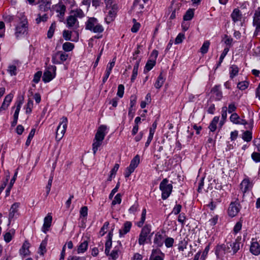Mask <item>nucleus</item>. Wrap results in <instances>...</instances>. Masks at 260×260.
<instances>
[{"mask_svg": "<svg viewBox=\"0 0 260 260\" xmlns=\"http://www.w3.org/2000/svg\"><path fill=\"white\" fill-rule=\"evenodd\" d=\"M19 22L16 25L15 35L17 38L25 36L28 32V22L26 17L22 13L18 16Z\"/></svg>", "mask_w": 260, "mask_h": 260, "instance_id": "f257e3e1", "label": "nucleus"}, {"mask_svg": "<svg viewBox=\"0 0 260 260\" xmlns=\"http://www.w3.org/2000/svg\"><path fill=\"white\" fill-rule=\"evenodd\" d=\"M85 29L100 34L104 30L103 26L99 22L98 20L94 17H90L85 24Z\"/></svg>", "mask_w": 260, "mask_h": 260, "instance_id": "f03ea898", "label": "nucleus"}, {"mask_svg": "<svg viewBox=\"0 0 260 260\" xmlns=\"http://www.w3.org/2000/svg\"><path fill=\"white\" fill-rule=\"evenodd\" d=\"M106 9L108 10L106 21L109 22L113 21L118 11V6L116 0H105Z\"/></svg>", "mask_w": 260, "mask_h": 260, "instance_id": "7ed1b4c3", "label": "nucleus"}, {"mask_svg": "<svg viewBox=\"0 0 260 260\" xmlns=\"http://www.w3.org/2000/svg\"><path fill=\"white\" fill-rule=\"evenodd\" d=\"M151 232V225L146 224L144 226L139 236L138 243L140 245H143L147 242V240L150 241L153 233Z\"/></svg>", "mask_w": 260, "mask_h": 260, "instance_id": "20e7f679", "label": "nucleus"}, {"mask_svg": "<svg viewBox=\"0 0 260 260\" xmlns=\"http://www.w3.org/2000/svg\"><path fill=\"white\" fill-rule=\"evenodd\" d=\"M159 189L161 191V198L165 200L167 199L172 193L173 185L169 183V180L167 178L164 179L160 183Z\"/></svg>", "mask_w": 260, "mask_h": 260, "instance_id": "39448f33", "label": "nucleus"}, {"mask_svg": "<svg viewBox=\"0 0 260 260\" xmlns=\"http://www.w3.org/2000/svg\"><path fill=\"white\" fill-rule=\"evenodd\" d=\"M56 67L55 66H47L42 76V80L44 83H48L53 80L56 76Z\"/></svg>", "mask_w": 260, "mask_h": 260, "instance_id": "423d86ee", "label": "nucleus"}, {"mask_svg": "<svg viewBox=\"0 0 260 260\" xmlns=\"http://www.w3.org/2000/svg\"><path fill=\"white\" fill-rule=\"evenodd\" d=\"M60 120L56 132V139L57 141L60 140L63 137L66 131L68 122L66 117H62Z\"/></svg>", "mask_w": 260, "mask_h": 260, "instance_id": "0eeeda50", "label": "nucleus"}, {"mask_svg": "<svg viewBox=\"0 0 260 260\" xmlns=\"http://www.w3.org/2000/svg\"><path fill=\"white\" fill-rule=\"evenodd\" d=\"M241 208V206L238 201L231 202L228 210L229 215L232 217L236 216L240 212Z\"/></svg>", "mask_w": 260, "mask_h": 260, "instance_id": "6e6552de", "label": "nucleus"}, {"mask_svg": "<svg viewBox=\"0 0 260 260\" xmlns=\"http://www.w3.org/2000/svg\"><path fill=\"white\" fill-rule=\"evenodd\" d=\"M68 55L61 51H58L52 55V61L54 64H60L65 61Z\"/></svg>", "mask_w": 260, "mask_h": 260, "instance_id": "1a4fd4ad", "label": "nucleus"}, {"mask_svg": "<svg viewBox=\"0 0 260 260\" xmlns=\"http://www.w3.org/2000/svg\"><path fill=\"white\" fill-rule=\"evenodd\" d=\"M253 24L255 26L254 35L257 36L260 34V8L255 11L253 20Z\"/></svg>", "mask_w": 260, "mask_h": 260, "instance_id": "9d476101", "label": "nucleus"}, {"mask_svg": "<svg viewBox=\"0 0 260 260\" xmlns=\"http://www.w3.org/2000/svg\"><path fill=\"white\" fill-rule=\"evenodd\" d=\"M118 244L115 246L112 251L109 252V254H108V256H109V259H111L112 260L117 259L119 254L121 253V250L122 249V245L120 241L117 242Z\"/></svg>", "mask_w": 260, "mask_h": 260, "instance_id": "9b49d317", "label": "nucleus"}, {"mask_svg": "<svg viewBox=\"0 0 260 260\" xmlns=\"http://www.w3.org/2000/svg\"><path fill=\"white\" fill-rule=\"evenodd\" d=\"M106 129L107 126L106 125H101L98 129L94 140H98V141H103L106 135Z\"/></svg>", "mask_w": 260, "mask_h": 260, "instance_id": "f8f14e48", "label": "nucleus"}, {"mask_svg": "<svg viewBox=\"0 0 260 260\" xmlns=\"http://www.w3.org/2000/svg\"><path fill=\"white\" fill-rule=\"evenodd\" d=\"M165 254L159 249H152L149 260H164Z\"/></svg>", "mask_w": 260, "mask_h": 260, "instance_id": "ddd939ff", "label": "nucleus"}, {"mask_svg": "<svg viewBox=\"0 0 260 260\" xmlns=\"http://www.w3.org/2000/svg\"><path fill=\"white\" fill-rule=\"evenodd\" d=\"M231 244H230V242H227L226 244H223L221 245H218L216 246V253H221L223 251L224 253H230L232 252L231 249Z\"/></svg>", "mask_w": 260, "mask_h": 260, "instance_id": "4468645a", "label": "nucleus"}, {"mask_svg": "<svg viewBox=\"0 0 260 260\" xmlns=\"http://www.w3.org/2000/svg\"><path fill=\"white\" fill-rule=\"evenodd\" d=\"M250 251L254 255H258L260 254V245L256 241H254L253 238L252 239Z\"/></svg>", "mask_w": 260, "mask_h": 260, "instance_id": "2eb2a0df", "label": "nucleus"}, {"mask_svg": "<svg viewBox=\"0 0 260 260\" xmlns=\"http://www.w3.org/2000/svg\"><path fill=\"white\" fill-rule=\"evenodd\" d=\"M67 26L69 28L78 27L79 22L77 19L73 15L69 16L67 19Z\"/></svg>", "mask_w": 260, "mask_h": 260, "instance_id": "dca6fc26", "label": "nucleus"}, {"mask_svg": "<svg viewBox=\"0 0 260 260\" xmlns=\"http://www.w3.org/2000/svg\"><path fill=\"white\" fill-rule=\"evenodd\" d=\"M52 220V216L48 214L44 219V224L42 227V231L46 233V232L48 231L49 228L51 226V222Z\"/></svg>", "mask_w": 260, "mask_h": 260, "instance_id": "f3484780", "label": "nucleus"}, {"mask_svg": "<svg viewBox=\"0 0 260 260\" xmlns=\"http://www.w3.org/2000/svg\"><path fill=\"white\" fill-rule=\"evenodd\" d=\"M13 95L10 93L6 96L4 101L0 107V112L3 110H6L11 102Z\"/></svg>", "mask_w": 260, "mask_h": 260, "instance_id": "a211bd4d", "label": "nucleus"}, {"mask_svg": "<svg viewBox=\"0 0 260 260\" xmlns=\"http://www.w3.org/2000/svg\"><path fill=\"white\" fill-rule=\"evenodd\" d=\"M113 237L112 231H110L107 235V240L105 243V253L106 255H108L110 251V248L112 246V239Z\"/></svg>", "mask_w": 260, "mask_h": 260, "instance_id": "6ab92c4d", "label": "nucleus"}, {"mask_svg": "<svg viewBox=\"0 0 260 260\" xmlns=\"http://www.w3.org/2000/svg\"><path fill=\"white\" fill-rule=\"evenodd\" d=\"M20 203H15L11 207L9 214V220L15 217L16 214L18 212V209L19 207Z\"/></svg>", "mask_w": 260, "mask_h": 260, "instance_id": "aec40b11", "label": "nucleus"}, {"mask_svg": "<svg viewBox=\"0 0 260 260\" xmlns=\"http://www.w3.org/2000/svg\"><path fill=\"white\" fill-rule=\"evenodd\" d=\"M241 239H237L234 242H230L231 244V249L233 251V254H236L240 249V246L242 245L240 242Z\"/></svg>", "mask_w": 260, "mask_h": 260, "instance_id": "412c9836", "label": "nucleus"}, {"mask_svg": "<svg viewBox=\"0 0 260 260\" xmlns=\"http://www.w3.org/2000/svg\"><path fill=\"white\" fill-rule=\"evenodd\" d=\"M29 243L27 241H25L21 249L19 250V253L23 257H25L27 255H29L30 251L29 250Z\"/></svg>", "mask_w": 260, "mask_h": 260, "instance_id": "4be33fe9", "label": "nucleus"}, {"mask_svg": "<svg viewBox=\"0 0 260 260\" xmlns=\"http://www.w3.org/2000/svg\"><path fill=\"white\" fill-rule=\"evenodd\" d=\"M240 185L241 189L243 193L246 192L251 187L250 180L248 178L243 179Z\"/></svg>", "mask_w": 260, "mask_h": 260, "instance_id": "5701e85b", "label": "nucleus"}, {"mask_svg": "<svg viewBox=\"0 0 260 260\" xmlns=\"http://www.w3.org/2000/svg\"><path fill=\"white\" fill-rule=\"evenodd\" d=\"M51 4V0H41L39 9L42 11H47L50 9Z\"/></svg>", "mask_w": 260, "mask_h": 260, "instance_id": "b1692460", "label": "nucleus"}, {"mask_svg": "<svg viewBox=\"0 0 260 260\" xmlns=\"http://www.w3.org/2000/svg\"><path fill=\"white\" fill-rule=\"evenodd\" d=\"M132 226V223L131 221H127L125 222L123 224V229L119 230L120 236H121L128 233L130 231Z\"/></svg>", "mask_w": 260, "mask_h": 260, "instance_id": "393cba45", "label": "nucleus"}, {"mask_svg": "<svg viewBox=\"0 0 260 260\" xmlns=\"http://www.w3.org/2000/svg\"><path fill=\"white\" fill-rule=\"evenodd\" d=\"M229 71L230 78L233 79L238 75L239 70L236 65L233 64L230 67Z\"/></svg>", "mask_w": 260, "mask_h": 260, "instance_id": "a878e982", "label": "nucleus"}, {"mask_svg": "<svg viewBox=\"0 0 260 260\" xmlns=\"http://www.w3.org/2000/svg\"><path fill=\"white\" fill-rule=\"evenodd\" d=\"M232 20L235 22L239 21L241 19V14L240 10L238 9H235L231 14Z\"/></svg>", "mask_w": 260, "mask_h": 260, "instance_id": "bb28decb", "label": "nucleus"}, {"mask_svg": "<svg viewBox=\"0 0 260 260\" xmlns=\"http://www.w3.org/2000/svg\"><path fill=\"white\" fill-rule=\"evenodd\" d=\"M154 243L157 246V247L162 246L164 243L162 236L157 233L154 239Z\"/></svg>", "mask_w": 260, "mask_h": 260, "instance_id": "cd10ccee", "label": "nucleus"}, {"mask_svg": "<svg viewBox=\"0 0 260 260\" xmlns=\"http://www.w3.org/2000/svg\"><path fill=\"white\" fill-rule=\"evenodd\" d=\"M88 245V244L87 241H84L83 242L81 243L78 247L77 253L80 254L85 252L87 249Z\"/></svg>", "mask_w": 260, "mask_h": 260, "instance_id": "c85d7f7f", "label": "nucleus"}, {"mask_svg": "<svg viewBox=\"0 0 260 260\" xmlns=\"http://www.w3.org/2000/svg\"><path fill=\"white\" fill-rule=\"evenodd\" d=\"M165 81V79L162 76V74L161 73L154 84V87L157 89H159L164 84V83Z\"/></svg>", "mask_w": 260, "mask_h": 260, "instance_id": "c756f323", "label": "nucleus"}, {"mask_svg": "<svg viewBox=\"0 0 260 260\" xmlns=\"http://www.w3.org/2000/svg\"><path fill=\"white\" fill-rule=\"evenodd\" d=\"M139 63H140L139 60L137 61L134 67L131 79L132 82H134V81L135 80V79L137 76L138 68L139 67Z\"/></svg>", "mask_w": 260, "mask_h": 260, "instance_id": "7c9ffc66", "label": "nucleus"}, {"mask_svg": "<svg viewBox=\"0 0 260 260\" xmlns=\"http://www.w3.org/2000/svg\"><path fill=\"white\" fill-rule=\"evenodd\" d=\"M156 61L155 60L149 59L146 63L144 70V73L150 71L154 67Z\"/></svg>", "mask_w": 260, "mask_h": 260, "instance_id": "2f4dec72", "label": "nucleus"}, {"mask_svg": "<svg viewBox=\"0 0 260 260\" xmlns=\"http://www.w3.org/2000/svg\"><path fill=\"white\" fill-rule=\"evenodd\" d=\"M219 117L218 116H215L213 118L209 126V128L210 129V131L213 132L216 130L217 127L216 125L219 121Z\"/></svg>", "mask_w": 260, "mask_h": 260, "instance_id": "473e14b6", "label": "nucleus"}, {"mask_svg": "<svg viewBox=\"0 0 260 260\" xmlns=\"http://www.w3.org/2000/svg\"><path fill=\"white\" fill-rule=\"evenodd\" d=\"M242 139L247 142H250L252 139V133L250 131H246L243 132L242 136Z\"/></svg>", "mask_w": 260, "mask_h": 260, "instance_id": "72a5a7b5", "label": "nucleus"}, {"mask_svg": "<svg viewBox=\"0 0 260 260\" xmlns=\"http://www.w3.org/2000/svg\"><path fill=\"white\" fill-rule=\"evenodd\" d=\"M66 10V7L64 5L62 4H58L56 9V12L59 13L58 16L60 18H62L64 17Z\"/></svg>", "mask_w": 260, "mask_h": 260, "instance_id": "f704fd0d", "label": "nucleus"}, {"mask_svg": "<svg viewBox=\"0 0 260 260\" xmlns=\"http://www.w3.org/2000/svg\"><path fill=\"white\" fill-rule=\"evenodd\" d=\"M219 86L215 85L212 89V92H213L216 95V100L219 101L222 97V93L221 91L219 89Z\"/></svg>", "mask_w": 260, "mask_h": 260, "instance_id": "c9c22d12", "label": "nucleus"}, {"mask_svg": "<svg viewBox=\"0 0 260 260\" xmlns=\"http://www.w3.org/2000/svg\"><path fill=\"white\" fill-rule=\"evenodd\" d=\"M194 16V10L192 9H189L183 16V19L185 21H189L192 19Z\"/></svg>", "mask_w": 260, "mask_h": 260, "instance_id": "e433bc0d", "label": "nucleus"}, {"mask_svg": "<svg viewBox=\"0 0 260 260\" xmlns=\"http://www.w3.org/2000/svg\"><path fill=\"white\" fill-rule=\"evenodd\" d=\"M119 168V165L118 164H115L113 168L110 171V174L107 179L108 181H111L113 177H115V174Z\"/></svg>", "mask_w": 260, "mask_h": 260, "instance_id": "4c0bfd02", "label": "nucleus"}, {"mask_svg": "<svg viewBox=\"0 0 260 260\" xmlns=\"http://www.w3.org/2000/svg\"><path fill=\"white\" fill-rule=\"evenodd\" d=\"M229 51V49L228 48H225L224 49L223 52H222L220 56L219 61H218V63L217 64V66H216L215 70H216L218 68H219L220 66L221 63L223 61L224 58L227 54Z\"/></svg>", "mask_w": 260, "mask_h": 260, "instance_id": "58836bf2", "label": "nucleus"}, {"mask_svg": "<svg viewBox=\"0 0 260 260\" xmlns=\"http://www.w3.org/2000/svg\"><path fill=\"white\" fill-rule=\"evenodd\" d=\"M146 209L144 208L142 210L140 220L136 223V225L138 227H139V228L142 227V226L145 222V220L146 219Z\"/></svg>", "mask_w": 260, "mask_h": 260, "instance_id": "ea45409f", "label": "nucleus"}, {"mask_svg": "<svg viewBox=\"0 0 260 260\" xmlns=\"http://www.w3.org/2000/svg\"><path fill=\"white\" fill-rule=\"evenodd\" d=\"M140 163V156L136 155L131 160L129 166L136 169Z\"/></svg>", "mask_w": 260, "mask_h": 260, "instance_id": "a19ab883", "label": "nucleus"}, {"mask_svg": "<svg viewBox=\"0 0 260 260\" xmlns=\"http://www.w3.org/2000/svg\"><path fill=\"white\" fill-rule=\"evenodd\" d=\"M103 141H98V140H94L92 145V151L93 154L95 155L96 153V151L98 150V148L101 146Z\"/></svg>", "mask_w": 260, "mask_h": 260, "instance_id": "79ce46f5", "label": "nucleus"}, {"mask_svg": "<svg viewBox=\"0 0 260 260\" xmlns=\"http://www.w3.org/2000/svg\"><path fill=\"white\" fill-rule=\"evenodd\" d=\"M74 48V45L70 42H66L63 44L62 49L66 52L72 51Z\"/></svg>", "mask_w": 260, "mask_h": 260, "instance_id": "37998d69", "label": "nucleus"}, {"mask_svg": "<svg viewBox=\"0 0 260 260\" xmlns=\"http://www.w3.org/2000/svg\"><path fill=\"white\" fill-rule=\"evenodd\" d=\"M46 245H47V242L45 240L42 241L41 242L40 247H39V252L40 255H43L46 252Z\"/></svg>", "mask_w": 260, "mask_h": 260, "instance_id": "c03bdc74", "label": "nucleus"}, {"mask_svg": "<svg viewBox=\"0 0 260 260\" xmlns=\"http://www.w3.org/2000/svg\"><path fill=\"white\" fill-rule=\"evenodd\" d=\"M55 27L56 23L55 22H53L50 26L47 32V37L49 39H51L53 37Z\"/></svg>", "mask_w": 260, "mask_h": 260, "instance_id": "a18cd8bd", "label": "nucleus"}, {"mask_svg": "<svg viewBox=\"0 0 260 260\" xmlns=\"http://www.w3.org/2000/svg\"><path fill=\"white\" fill-rule=\"evenodd\" d=\"M209 45H210V42L208 41H205L203 43L202 46L201 47V48L200 49L201 52L202 54L206 53L208 51Z\"/></svg>", "mask_w": 260, "mask_h": 260, "instance_id": "49530a36", "label": "nucleus"}, {"mask_svg": "<svg viewBox=\"0 0 260 260\" xmlns=\"http://www.w3.org/2000/svg\"><path fill=\"white\" fill-rule=\"evenodd\" d=\"M35 132L36 130L35 128H32L28 136L27 139L26 140V141L25 142L26 146H28L30 145L31 141L35 135Z\"/></svg>", "mask_w": 260, "mask_h": 260, "instance_id": "de8ad7c7", "label": "nucleus"}, {"mask_svg": "<svg viewBox=\"0 0 260 260\" xmlns=\"http://www.w3.org/2000/svg\"><path fill=\"white\" fill-rule=\"evenodd\" d=\"M72 12L74 13L73 16L76 18L77 17L83 18L85 16L84 12L80 9H77L76 10L73 11Z\"/></svg>", "mask_w": 260, "mask_h": 260, "instance_id": "09e8293b", "label": "nucleus"}, {"mask_svg": "<svg viewBox=\"0 0 260 260\" xmlns=\"http://www.w3.org/2000/svg\"><path fill=\"white\" fill-rule=\"evenodd\" d=\"M48 19V16L47 14H44L41 16L40 14H38V17L36 19V21L37 24L40 23L41 22H45Z\"/></svg>", "mask_w": 260, "mask_h": 260, "instance_id": "8fccbe9b", "label": "nucleus"}, {"mask_svg": "<svg viewBox=\"0 0 260 260\" xmlns=\"http://www.w3.org/2000/svg\"><path fill=\"white\" fill-rule=\"evenodd\" d=\"M230 119L231 122L237 124L238 123L239 120H240L239 116L236 113L232 114Z\"/></svg>", "mask_w": 260, "mask_h": 260, "instance_id": "3c124183", "label": "nucleus"}, {"mask_svg": "<svg viewBox=\"0 0 260 260\" xmlns=\"http://www.w3.org/2000/svg\"><path fill=\"white\" fill-rule=\"evenodd\" d=\"M188 242L185 239L180 241L178 245V249L179 251H183L186 248Z\"/></svg>", "mask_w": 260, "mask_h": 260, "instance_id": "603ef678", "label": "nucleus"}, {"mask_svg": "<svg viewBox=\"0 0 260 260\" xmlns=\"http://www.w3.org/2000/svg\"><path fill=\"white\" fill-rule=\"evenodd\" d=\"M8 72L11 76H15L17 74V68L14 65H10L8 67Z\"/></svg>", "mask_w": 260, "mask_h": 260, "instance_id": "864d4df0", "label": "nucleus"}, {"mask_svg": "<svg viewBox=\"0 0 260 260\" xmlns=\"http://www.w3.org/2000/svg\"><path fill=\"white\" fill-rule=\"evenodd\" d=\"M33 108V101L29 99L28 100L27 105H26V113L27 114H29L32 111V109Z\"/></svg>", "mask_w": 260, "mask_h": 260, "instance_id": "5fc2aeb1", "label": "nucleus"}, {"mask_svg": "<svg viewBox=\"0 0 260 260\" xmlns=\"http://www.w3.org/2000/svg\"><path fill=\"white\" fill-rule=\"evenodd\" d=\"M42 76V72L41 71H38L36 73L34 76L33 82L35 83H38Z\"/></svg>", "mask_w": 260, "mask_h": 260, "instance_id": "6e6d98bb", "label": "nucleus"}, {"mask_svg": "<svg viewBox=\"0 0 260 260\" xmlns=\"http://www.w3.org/2000/svg\"><path fill=\"white\" fill-rule=\"evenodd\" d=\"M248 85H249V84L247 82H246V81L240 82L238 84L237 87L241 90H244L248 87Z\"/></svg>", "mask_w": 260, "mask_h": 260, "instance_id": "4d7b16f0", "label": "nucleus"}, {"mask_svg": "<svg viewBox=\"0 0 260 260\" xmlns=\"http://www.w3.org/2000/svg\"><path fill=\"white\" fill-rule=\"evenodd\" d=\"M174 240V239L170 237H168L165 241V244L167 248H170L173 246Z\"/></svg>", "mask_w": 260, "mask_h": 260, "instance_id": "13d9d810", "label": "nucleus"}, {"mask_svg": "<svg viewBox=\"0 0 260 260\" xmlns=\"http://www.w3.org/2000/svg\"><path fill=\"white\" fill-rule=\"evenodd\" d=\"M133 21L134 22V24L131 28V31L133 32H137L140 28V24L137 22L135 19H133Z\"/></svg>", "mask_w": 260, "mask_h": 260, "instance_id": "bf43d9fd", "label": "nucleus"}, {"mask_svg": "<svg viewBox=\"0 0 260 260\" xmlns=\"http://www.w3.org/2000/svg\"><path fill=\"white\" fill-rule=\"evenodd\" d=\"M184 38V35L182 33H179L175 39V43L176 44H178L182 43Z\"/></svg>", "mask_w": 260, "mask_h": 260, "instance_id": "052dcab7", "label": "nucleus"}, {"mask_svg": "<svg viewBox=\"0 0 260 260\" xmlns=\"http://www.w3.org/2000/svg\"><path fill=\"white\" fill-rule=\"evenodd\" d=\"M124 87L122 84H120L118 86V91L117 95L120 98H122L124 94Z\"/></svg>", "mask_w": 260, "mask_h": 260, "instance_id": "680f3d73", "label": "nucleus"}, {"mask_svg": "<svg viewBox=\"0 0 260 260\" xmlns=\"http://www.w3.org/2000/svg\"><path fill=\"white\" fill-rule=\"evenodd\" d=\"M109 225L108 222H105L103 225L102 228L101 229L100 231V234L101 236H103L107 232L106 230H107Z\"/></svg>", "mask_w": 260, "mask_h": 260, "instance_id": "e2e57ef3", "label": "nucleus"}, {"mask_svg": "<svg viewBox=\"0 0 260 260\" xmlns=\"http://www.w3.org/2000/svg\"><path fill=\"white\" fill-rule=\"evenodd\" d=\"M121 196L120 193H118L116 195V196L115 197L114 200H113L112 202V204L113 205H116V204H120L121 202Z\"/></svg>", "mask_w": 260, "mask_h": 260, "instance_id": "0e129e2a", "label": "nucleus"}, {"mask_svg": "<svg viewBox=\"0 0 260 260\" xmlns=\"http://www.w3.org/2000/svg\"><path fill=\"white\" fill-rule=\"evenodd\" d=\"M242 225V221H239L237 222L234 228V230H233L235 234L238 233L241 230Z\"/></svg>", "mask_w": 260, "mask_h": 260, "instance_id": "69168bd1", "label": "nucleus"}, {"mask_svg": "<svg viewBox=\"0 0 260 260\" xmlns=\"http://www.w3.org/2000/svg\"><path fill=\"white\" fill-rule=\"evenodd\" d=\"M252 159L256 162H260V153L254 152L251 154Z\"/></svg>", "mask_w": 260, "mask_h": 260, "instance_id": "338daca9", "label": "nucleus"}, {"mask_svg": "<svg viewBox=\"0 0 260 260\" xmlns=\"http://www.w3.org/2000/svg\"><path fill=\"white\" fill-rule=\"evenodd\" d=\"M88 213V208L86 206L82 207L80 210V217H86Z\"/></svg>", "mask_w": 260, "mask_h": 260, "instance_id": "774afa93", "label": "nucleus"}]
</instances>
